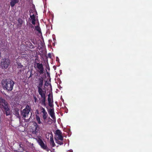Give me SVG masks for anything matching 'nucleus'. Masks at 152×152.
Instances as JSON below:
<instances>
[{
  "label": "nucleus",
  "mask_w": 152,
  "mask_h": 152,
  "mask_svg": "<svg viewBox=\"0 0 152 152\" xmlns=\"http://www.w3.org/2000/svg\"><path fill=\"white\" fill-rule=\"evenodd\" d=\"M48 106L50 108L48 109V112L51 117L54 120H56V117L55 115L54 109L53 108V95L52 92V88L50 83V78L49 74L48 72Z\"/></svg>",
  "instance_id": "1"
},
{
  "label": "nucleus",
  "mask_w": 152,
  "mask_h": 152,
  "mask_svg": "<svg viewBox=\"0 0 152 152\" xmlns=\"http://www.w3.org/2000/svg\"><path fill=\"white\" fill-rule=\"evenodd\" d=\"M2 83L4 90L10 92L12 90L15 82L11 79H8L2 81Z\"/></svg>",
  "instance_id": "2"
},
{
  "label": "nucleus",
  "mask_w": 152,
  "mask_h": 152,
  "mask_svg": "<svg viewBox=\"0 0 152 152\" xmlns=\"http://www.w3.org/2000/svg\"><path fill=\"white\" fill-rule=\"evenodd\" d=\"M8 102L3 99H0V108L7 116L10 114V110L9 108Z\"/></svg>",
  "instance_id": "3"
},
{
  "label": "nucleus",
  "mask_w": 152,
  "mask_h": 152,
  "mask_svg": "<svg viewBox=\"0 0 152 152\" xmlns=\"http://www.w3.org/2000/svg\"><path fill=\"white\" fill-rule=\"evenodd\" d=\"M0 64L2 68L7 69L10 64L9 60L6 58L1 59L0 60Z\"/></svg>",
  "instance_id": "4"
},
{
  "label": "nucleus",
  "mask_w": 152,
  "mask_h": 152,
  "mask_svg": "<svg viewBox=\"0 0 152 152\" xmlns=\"http://www.w3.org/2000/svg\"><path fill=\"white\" fill-rule=\"evenodd\" d=\"M30 111V108L28 105H27L26 108L21 111V115L23 117L26 118L28 116V115Z\"/></svg>",
  "instance_id": "5"
},
{
  "label": "nucleus",
  "mask_w": 152,
  "mask_h": 152,
  "mask_svg": "<svg viewBox=\"0 0 152 152\" xmlns=\"http://www.w3.org/2000/svg\"><path fill=\"white\" fill-rule=\"evenodd\" d=\"M37 67L39 69V72L40 74H43V73L44 68L43 65L42 64H40L39 63H37Z\"/></svg>",
  "instance_id": "6"
},
{
  "label": "nucleus",
  "mask_w": 152,
  "mask_h": 152,
  "mask_svg": "<svg viewBox=\"0 0 152 152\" xmlns=\"http://www.w3.org/2000/svg\"><path fill=\"white\" fill-rule=\"evenodd\" d=\"M34 127L33 128H34V129H33V130L32 131V133L33 134H36L38 132L39 127L36 123H35L34 124Z\"/></svg>",
  "instance_id": "7"
},
{
  "label": "nucleus",
  "mask_w": 152,
  "mask_h": 152,
  "mask_svg": "<svg viewBox=\"0 0 152 152\" xmlns=\"http://www.w3.org/2000/svg\"><path fill=\"white\" fill-rule=\"evenodd\" d=\"M38 142L42 148L44 149L46 148L47 146L45 145L43 142L41 140H39L38 141Z\"/></svg>",
  "instance_id": "8"
},
{
  "label": "nucleus",
  "mask_w": 152,
  "mask_h": 152,
  "mask_svg": "<svg viewBox=\"0 0 152 152\" xmlns=\"http://www.w3.org/2000/svg\"><path fill=\"white\" fill-rule=\"evenodd\" d=\"M19 1V0H10V5L12 7H13L15 4Z\"/></svg>",
  "instance_id": "9"
},
{
  "label": "nucleus",
  "mask_w": 152,
  "mask_h": 152,
  "mask_svg": "<svg viewBox=\"0 0 152 152\" xmlns=\"http://www.w3.org/2000/svg\"><path fill=\"white\" fill-rule=\"evenodd\" d=\"M50 144L52 147H54L55 145V144L53 140V136L51 135L50 136Z\"/></svg>",
  "instance_id": "10"
},
{
  "label": "nucleus",
  "mask_w": 152,
  "mask_h": 152,
  "mask_svg": "<svg viewBox=\"0 0 152 152\" xmlns=\"http://www.w3.org/2000/svg\"><path fill=\"white\" fill-rule=\"evenodd\" d=\"M42 112L43 113V117L44 119L45 120L46 119L47 116L46 114H47V112L45 111V109L43 108H42Z\"/></svg>",
  "instance_id": "11"
},
{
  "label": "nucleus",
  "mask_w": 152,
  "mask_h": 152,
  "mask_svg": "<svg viewBox=\"0 0 152 152\" xmlns=\"http://www.w3.org/2000/svg\"><path fill=\"white\" fill-rule=\"evenodd\" d=\"M30 17L31 19L32 20L31 21L33 25H35V16L34 14L32 15H30Z\"/></svg>",
  "instance_id": "12"
},
{
  "label": "nucleus",
  "mask_w": 152,
  "mask_h": 152,
  "mask_svg": "<svg viewBox=\"0 0 152 152\" xmlns=\"http://www.w3.org/2000/svg\"><path fill=\"white\" fill-rule=\"evenodd\" d=\"M55 140L56 143L60 145H62L63 144V140H60L56 138L55 139Z\"/></svg>",
  "instance_id": "13"
},
{
  "label": "nucleus",
  "mask_w": 152,
  "mask_h": 152,
  "mask_svg": "<svg viewBox=\"0 0 152 152\" xmlns=\"http://www.w3.org/2000/svg\"><path fill=\"white\" fill-rule=\"evenodd\" d=\"M38 91L39 94L41 95V96L42 97H43V96H44L45 94H43L42 92V89H41L39 87L38 88Z\"/></svg>",
  "instance_id": "14"
},
{
  "label": "nucleus",
  "mask_w": 152,
  "mask_h": 152,
  "mask_svg": "<svg viewBox=\"0 0 152 152\" xmlns=\"http://www.w3.org/2000/svg\"><path fill=\"white\" fill-rule=\"evenodd\" d=\"M19 109H16L15 110V114L16 116L18 118H20V116L19 113Z\"/></svg>",
  "instance_id": "15"
},
{
  "label": "nucleus",
  "mask_w": 152,
  "mask_h": 152,
  "mask_svg": "<svg viewBox=\"0 0 152 152\" xmlns=\"http://www.w3.org/2000/svg\"><path fill=\"white\" fill-rule=\"evenodd\" d=\"M56 139L60 140H63V137L62 136V134L56 136Z\"/></svg>",
  "instance_id": "16"
},
{
  "label": "nucleus",
  "mask_w": 152,
  "mask_h": 152,
  "mask_svg": "<svg viewBox=\"0 0 152 152\" xmlns=\"http://www.w3.org/2000/svg\"><path fill=\"white\" fill-rule=\"evenodd\" d=\"M42 104L43 105H45V95L43 97H42Z\"/></svg>",
  "instance_id": "17"
},
{
  "label": "nucleus",
  "mask_w": 152,
  "mask_h": 152,
  "mask_svg": "<svg viewBox=\"0 0 152 152\" xmlns=\"http://www.w3.org/2000/svg\"><path fill=\"white\" fill-rule=\"evenodd\" d=\"M62 133L60 130L59 129L57 130L56 131V136H58V135L62 134Z\"/></svg>",
  "instance_id": "18"
},
{
  "label": "nucleus",
  "mask_w": 152,
  "mask_h": 152,
  "mask_svg": "<svg viewBox=\"0 0 152 152\" xmlns=\"http://www.w3.org/2000/svg\"><path fill=\"white\" fill-rule=\"evenodd\" d=\"M35 29L37 30V31H38V33L40 34H41V29L38 26H37L35 27Z\"/></svg>",
  "instance_id": "19"
},
{
  "label": "nucleus",
  "mask_w": 152,
  "mask_h": 152,
  "mask_svg": "<svg viewBox=\"0 0 152 152\" xmlns=\"http://www.w3.org/2000/svg\"><path fill=\"white\" fill-rule=\"evenodd\" d=\"M18 22L20 26H21L23 23V20L21 18H19L18 20Z\"/></svg>",
  "instance_id": "20"
},
{
  "label": "nucleus",
  "mask_w": 152,
  "mask_h": 152,
  "mask_svg": "<svg viewBox=\"0 0 152 152\" xmlns=\"http://www.w3.org/2000/svg\"><path fill=\"white\" fill-rule=\"evenodd\" d=\"M53 56L52 53H48V58H50L51 59H53Z\"/></svg>",
  "instance_id": "21"
},
{
  "label": "nucleus",
  "mask_w": 152,
  "mask_h": 152,
  "mask_svg": "<svg viewBox=\"0 0 152 152\" xmlns=\"http://www.w3.org/2000/svg\"><path fill=\"white\" fill-rule=\"evenodd\" d=\"M17 64L18 66V68H21L23 67V66L20 63H18Z\"/></svg>",
  "instance_id": "22"
},
{
  "label": "nucleus",
  "mask_w": 152,
  "mask_h": 152,
  "mask_svg": "<svg viewBox=\"0 0 152 152\" xmlns=\"http://www.w3.org/2000/svg\"><path fill=\"white\" fill-rule=\"evenodd\" d=\"M37 119L38 121V122L39 124H40V119L39 118V117H37Z\"/></svg>",
  "instance_id": "23"
},
{
  "label": "nucleus",
  "mask_w": 152,
  "mask_h": 152,
  "mask_svg": "<svg viewBox=\"0 0 152 152\" xmlns=\"http://www.w3.org/2000/svg\"><path fill=\"white\" fill-rule=\"evenodd\" d=\"M19 145L20 148H21V150H23V145L21 144H20Z\"/></svg>",
  "instance_id": "24"
},
{
  "label": "nucleus",
  "mask_w": 152,
  "mask_h": 152,
  "mask_svg": "<svg viewBox=\"0 0 152 152\" xmlns=\"http://www.w3.org/2000/svg\"><path fill=\"white\" fill-rule=\"evenodd\" d=\"M31 117V116H30L29 118L28 119H25L24 120H25V121L26 122H28L29 121V119Z\"/></svg>",
  "instance_id": "25"
},
{
  "label": "nucleus",
  "mask_w": 152,
  "mask_h": 152,
  "mask_svg": "<svg viewBox=\"0 0 152 152\" xmlns=\"http://www.w3.org/2000/svg\"><path fill=\"white\" fill-rule=\"evenodd\" d=\"M34 100H35V102H36V101H37V98L35 96H34Z\"/></svg>",
  "instance_id": "26"
},
{
  "label": "nucleus",
  "mask_w": 152,
  "mask_h": 152,
  "mask_svg": "<svg viewBox=\"0 0 152 152\" xmlns=\"http://www.w3.org/2000/svg\"><path fill=\"white\" fill-rule=\"evenodd\" d=\"M59 58L58 57H56V61L58 62H59Z\"/></svg>",
  "instance_id": "27"
},
{
  "label": "nucleus",
  "mask_w": 152,
  "mask_h": 152,
  "mask_svg": "<svg viewBox=\"0 0 152 152\" xmlns=\"http://www.w3.org/2000/svg\"><path fill=\"white\" fill-rule=\"evenodd\" d=\"M30 48H34V45H32L31 44V45L30 46Z\"/></svg>",
  "instance_id": "28"
},
{
  "label": "nucleus",
  "mask_w": 152,
  "mask_h": 152,
  "mask_svg": "<svg viewBox=\"0 0 152 152\" xmlns=\"http://www.w3.org/2000/svg\"><path fill=\"white\" fill-rule=\"evenodd\" d=\"M51 120L50 119V118L49 117V118H48V124H49V120Z\"/></svg>",
  "instance_id": "29"
},
{
  "label": "nucleus",
  "mask_w": 152,
  "mask_h": 152,
  "mask_svg": "<svg viewBox=\"0 0 152 152\" xmlns=\"http://www.w3.org/2000/svg\"><path fill=\"white\" fill-rule=\"evenodd\" d=\"M68 151H69L70 152H73V150L72 149H70V150H69Z\"/></svg>",
  "instance_id": "30"
},
{
  "label": "nucleus",
  "mask_w": 152,
  "mask_h": 152,
  "mask_svg": "<svg viewBox=\"0 0 152 152\" xmlns=\"http://www.w3.org/2000/svg\"><path fill=\"white\" fill-rule=\"evenodd\" d=\"M51 49V47L50 46H49V45H48V49Z\"/></svg>",
  "instance_id": "31"
},
{
  "label": "nucleus",
  "mask_w": 152,
  "mask_h": 152,
  "mask_svg": "<svg viewBox=\"0 0 152 152\" xmlns=\"http://www.w3.org/2000/svg\"><path fill=\"white\" fill-rule=\"evenodd\" d=\"M48 84V83H47V81H46V83H45V86H47V85Z\"/></svg>",
  "instance_id": "32"
},
{
  "label": "nucleus",
  "mask_w": 152,
  "mask_h": 152,
  "mask_svg": "<svg viewBox=\"0 0 152 152\" xmlns=\"http://www.w3.org/2000/svg\"><path fill=\"white\" fill-rule=\"evenodd\" d=\"M51 41V40H49L48 41L49 43H50Z\"/></svg>",
  "instance_id": "33"
},
{
  "label": "nucleus",
  "mask_w": 152,
  "mask_h": 152,
  "mask_svg": "<svg viewBox=\"0 0 152 152\" xmlns=\"http://www.w3.org/2000/svg\"><path fill=\"white\" fill-rule=\"evenodd\" d=\"M46 60H47V61H48V58H47H47H46Z\"/></svg>",
  "instance_id": "34"
},
{
  "label": "nucleus",
  "mask_w": 152,
  "mask_h": 152,
  "mask_svg": "<svg viewBox=\"0 0 152 152\" xmlns=\"http://www.w3.org/2000/svg\"><path fill=\"white\" fill-rule=\"evenodd\" d=\"M48 70L49 69V67H48Z\"/></svg>",
  "instance_id": "35"
},
{
  "label": "nucleus",
  "mask_w": 152,
  "mask_h": 152,
  "mask_svg": "<svg viewBox=\"0 0 152 152\" xmlns=\"http://www.w3.org/2000/svg\"><path fill=\"white\" fill-rule=\"evenodd\" d=\"M46 26H47V27H48V26H47V25H46Z\"/></svg>",
  "instance_id": "36"
},
{
  "label": "nucleus",
  "mask_w": 152,
  "mask_h": 152,
  "mask_svg": "<svg viewBox=\"0 0 152 152\" xmlns=\"http://www.w3.org/2000/svg\"><path fill=\"white\" fill-rule=\"evenodd\" d=\"M33 43H34V44H35V43L34 42H33Z\"/></svg>",
  "instance_id": "37"
},
{
  "label": "nucleus",
  "mask_w": 152,
  "mask_h": 152,
  "mask_svg": "<svg viewBox=\"0 0 152 152\" xmlns=\"http://www.w3.org/2000/svg\"><path fill=\"white\" fill-rule=\"evenodd\" d=\"M47 73L48 74V72H47Z\"/></svg>",
  "instance_id": "38"
}]
</instances>
